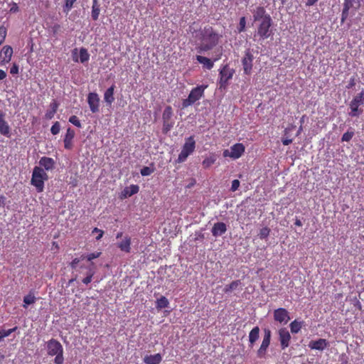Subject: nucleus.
<instances>
[{
	"label": "nucleus",
	"mask_w": 364,
	"mask_h": 364,
	"mask_svg": "<svg viewBox=\"0 0 364 364\" xmlns=\"http://www.w3.org/2000/svg\"><path fill=\"white\" fill-rule=\"evenodd\" d=\"M272 19L259 22L257 31L254 35V38H256L257 36H259L262 40L268 38L272 35Z\"/></svg>",
	"instance_id": "0eeeda50"
},
{
	"label": "nucleus",
	"mask_w": 364,
	"mask_h": 364,
	"mask_svg": "<svg viewBox=\"0 0 364 364\" xmlns=\"http://www.w3.org/2000/svg\"><path fill=\"white\" fill-rule=\"evenodd\" d=\"M272 333L269 329L264 330V335L259 348L257 351V355L259 358H265L267 350L269 346Z\"/></svg>",
	"instance_id": "6e6552de"
},
{
	"label": "nucleus",
	"mask_w": 364,
	"mask_h": 364,
	"mask_svg": "<svg viewBox=\"0 0 364 364\" xmlns=\"http://www.w3.org/2000/svg\"><path fill=\"white\" fill-rule=\"evenodd\" d=\"M87 274H92V276L94 275L95 274V272L92 270V269L91 267L89 268V272Z\"/></svg>",
	"instance_id": "0e129e2a"
},
{
	"label": "nucleus",
	"mask_w": 364,
	"mask_h": 364,
	"mask_svg": "<svg viewBox=\"0 0 364 364\" xmlns=\"http://www.w3.org/2000/svg\"><path fill=\"white\" fill-rule=\"evenodd\" d=\"M364 105V90H362L359 94L354 97L350 102V112L348 113L349 116L354 117H358L363 113V108L360 107Z\"/></svg>",
	"instance_id": "20e7f679"
},
{
	"label": "nucleus",
	"mask_w": 364,
	"mask_h": 364,
	"mask_svg": "<svg viewBox=\"0 0 364 364\" xmlns=\"http://www.w3.org/2000/svg\"><path fill=\"white\" fill-rule=\"evenodd\" d=\"M254 56L250 49L245 50V55L242 59V64L243 67L244 73L250 75L252 68V62Z\"/></svg>",
	"instance_id": "9b49d317"
},
{
	"label": "nucleus",
	"mask_w": 364,
	"mask_h": 364,
	"mask_svg": "<svg viewBox=\"0 0 364 364\" xmlns=\"http://www.w3.org/2000/svg\"><path fill=\"white\" fill-rule=\"evenodd\" d=\"M122 236V232H118L117 235V238H119Z\"/></svg>",
	"instance_id": "338daca9"
},
{
	"label": "nucleus",
	"mask_w": 364,
	"mask_h": 364,
	"mask_svg": "<svg viewBox=\"0 0 364 364\" xmlns=\"http://www.w3.org/2000/svg\"><path fill=\"white\" fill-rule=\"evenodd\" d=\"M6 73L4 70L0 69V80H4V78H6Z\"/></svg>",
	"instance_id": "4d7b16f0"
},
{
	"label": "nucleus",
	"mask_w": 364,
	"mask_h": 364,
	"mask_svg": "<svg viewBox=\"0 0 364 364\" xmlns=\"http://www.w3.org/2000/svg\"><path fill=\"white\" fill-rule=\"evenodd\" d=\"M80 259H81V257H80V258H75V259L72 261V262H71V264H70L71 267H72L73 269L76 268V267H77V264H78V263L80 262Z\"/></svg>",
	"instance_id": "864d4df0"
},
{
	"label": "nucleus",
	"mask_w": 364,
	"mask_h": 364,
	"mask_svg": "<svg viewBox=\"0 0 364 364\" xmlns=\"http://www.w3.org/2000/svg\"><path fill=\"white\" fill-rule=\"evenodd\" d=\"M17 10H18V6H16V4H15V6L12 7V8L11 9V10H10V11H11V12H15V11H16Z\"/></svg>",
	"instance_id": "e2e57ef3"
},
{
	"label": "nucleus",
	"mask_w": 364,
	"mask_h": 364,
	"mask_svg": "<svg viewBox=\"0 0 364 364\" xmlns=\"http://www.w3.org/2000/svg\"><path fill=\"white\" fill-rule=\"evenodd\" d=\"M302 325H303L302 321H299L297 320L293 321L289 325L291 332L292 333H299L302 328Z\"/></svg>",
	"instance_id": "c756f323"
},
{
	"label": "nucleus",
	"mask_w": 364,
	"mask_h": 364,
	"mask_svg": "<svg viewBox=\"0 0 364 364\" xmlns=\"http://www.w3.org/2000/svg\"><path fill=\"white\" fill-rule=\"evenodd\" d=\"M252 12L255 22H262L272 19L270 15L267 13L263 6H257Z\"/></svg>",
	"instance_id": "f8f14e48"
},
{
	"label": "nucleus",
	"mask_w": 364,
	"mask_h": 364,
	"mask_svg": "<svg viewBox=\"0 0 364 364\" xmlns=\"http://www.w3.org/2000/svg\"><path fill=\"white\" fill-rule=\"evenodd\" d=\"M51 110L48 111L46 114V117L48 119H50L53 117L54 114L57 112L58 107V103L56 101H53L50 105Z\"/></svg>",
	"instance_id": "7c9ffc66"
},
{
	"label": "nucleus",
	"mask_w": 364,
	"mask_h": 364,
	"mask_svg": "<svg viewBox=\"0 0 364 364\" xmlns=\"http://www.w3.org/2000/svg\"><path fill=\"white\" fill-rule=\"evenodd\" d=\"M223 156L224 157H230L231 158V151L230 149H225L224 151H223Z\"/></svg>",
	"instance_id": "6e6d98bb"
},
{
	"label": "nucleus",
	"mask_w": 364,
	"mask_h": 364,
	"mask_svg": "<svg viewBox=\"0 0 364 364\" xmlns=\"http://www.w3.org/2000/svg\"><path fill=\"white\" fill-rule=\"evenodd\" d=\"M76 0H65V4L64 6V11H70L73 7L74 2Z\"/></svg>",
	"instance_id": "49530a36"
},
{
	"label": "nucleus",
	"mask_w": 364,
	"mask_h": 364,
	"mask_svg": "<svg viewBox=\"0 0 364 364\" xmlns=\"http://www.w3.org/2000/svg\"><path fill=\"white\" fill-rule=\"evenodd\" d=\"M196 148V141L193 136H189L186 139L185 144L182 147V150L178 155V162L181 163L186 160L188 156L191 154Z\"/></svg>",
	"instance_id": "423d86ee"
},
{
	"label": "nucleus",
	"mask_w": 364,
	"mask_h": 364,
	"mask_svg": "<svg viewBox=\"0 0 364 364\" xmlns=\"http://www.w3.org/2000/svg\"><path fill=\"white\" fill-rule=\"evenodd\" d=\"M259 337V328L258 326L254 327L249 333V347L252 348L255 342Z\"/></svg>",
	"instance_id": "4be33fe9"
},
{
	"label": "nucleus",
	"mask_w": 364,
	"mask_h": 364,
	"mask_svg": "<svg viewBox=\"0 0 364 364\" xmlns=\"http://www.w3.org/2000/svg\"><path fill=\"white\" fill-rule=\"evenodd\" d=\"M129 189H130V191L128 194H129V196H132V195L138 193L139 188L136 185H132L129 187Z\"/></svg>",
	"instance_id": "de8ad7c7"
},
{
	"label": "nucleus",
	"mask_w": 364,
	"mask_h": 364,
	"mask_svg": "<svg viewBox=\"0 0 364 364\" xmlns=\"http://www.w3.org/2000/svg\"><path fill=\"white\" fill-rule=\"evenodd\" d=\"M117 247L121 251L129 253L131 251V237L125 236L124 239L117 244Z\"/></svg>",
	"instance_id": "5701e85b"
},
{
	"label": "nucleus",
	"mask_w": 364,
	"mask_h": 364,
	"mask_svg": "<svg viewBox=\"0 0 364 364\" xmlns=\"http://www.w3.org/2000/svg\"><path fill=\"white\" fill-rule=\"evenodd\" d=\"M60 124L58 122H56L51 127L50 132L53 135H56L60 132Z\"/></svg>",
	"instance_id": "a19ab883"
},
{
	"label": "nucleus",
	"mask_w": 364,
	"mask_h": 364,
	"mask_svg": "<svg viewBox=\"0 0 364 364\" xmlns=\"http://www.w3.org/2000/svg\"><path fill=\"white\" fill-rule=\"evenodd\" d=\"M87 102L92 113L99 112L100 97L95 92H90L87 96Z\"/></svg>",
	"instance_id": "2eb2a0df"
},
{
	"label": "nucleus",
	"mask_w": 364,
	"mask_h": 364,
	"mask_svg": "<svg viewBox=\"0 0 364 364\" xmlns=\"http://www.w3.org/2000/svg\"><path fill=\"white\" fill-rule=\"evenodd\" d=\"M90 58V54L87 49L82 48L80 50V60L82 63L88 61Z\"/></svg>",
	"instance_id": "72a5a7b5"
},
{
	"label": "nucleus",
	"mask_w": 364,
	"mask_h": 364,
	"mask_svg": "<svg viewBox=\"0 0 364 364\" xmlns=\"http://www.w3.org/2000/svg\"><path fill=\"white\" fill-rule=\"evenodd\" d=\"M233 69L230 68L228 65H225L220 71V87H225L228 81L230 80L234 74Z\"/></svg>",
	"instance_id": "9d476101"
},
{
	"label": "nucleus",
	"mask_w": 364,
	"mask_h": 364,
	"mask_svg": "<svg viewBox=\"0 0 364 364\" xmlns=\"http://www.w3.org/2000/svg\"><path fill=\"white\" fill-rule=\"evenodd\" d=\"M65 148L70 149L72 147V141L68 140H64Z\"/></svg>",
	"instance_id": "5fc2aeb1"
},
{
	"label": "nucleus",
	"mask_w": 364,
	"mask_h": 364,
	"mask_svg": "<svg viewBox=\"0 0 364 364\" xmlns=\"http://www.w3.org/2000/svg\"><path fill=\"white\" fill-rule=\"evenodd\" d=\"M41 167H43L45 170L50 171L54 168L55 161L52 158L43 156L39 161Z\"/></svg>",
	"instance_id": "412c9836"
},
{
	"label": "nucleus",
	"mask_w": 364,
	"mask_h": 364,
	"mask_svg": "<svg viewBox=\"0 0 364 364\" xmlns=\"http://www.w3.org/2000/svg\"><path fill=\"white\" fill-rule=\"evenodd\" d=\"M274 319L282 324H287L289 320V313L286 309L279 308L274 311Z\"/></svg>",
	"instance_id": "ddd939ff"
},
{
	"label": "nucleus",
	"mask_w": 364,
	"mask_h": 364,
	"mask_svg": "<svg viewBox=\"0 0 364 364\" xmlns=\"http://www.w3.org/2000/svg\"><path fill=\"white\" fill-rule=\"evenodd\" d=\"M269 232H270V230L268 228H267V227L263 228L259 231V237L261 239H264V238L267 237V236L269 235Z\"/></svg>",
	"instance_id": "79ce46f5"
},
{
	"label": "nucleus",
	"mask_w": 364,
	"mask_h": 364,
	"mask_svg": "<svg viewBox=\"0 0 364 364\" xmlns=\"http://www.w3.org/2000/svg\"><path fill=\"white\" fill-rule=\"evenodd\" d=\"M208 85H200L193 88L188 98L183 100L182 106L183 108L188 107L193 105L196 101L199 100L204 94V90L207 88Z\"/></svg>",
	"instance_id": "39448f33"
},
{
	"label": "nucleus",
	"mask_w": 364,
	"mask_h": 364,
	"mask_svg": "<svg viewBox=\"0 0 364 364\" xmlns=\"http://www.w3.org/2000/svg\"><path fill=\"white\" fill-rule=\"evenodd\" d=\"M279 339L280 341L281 348L282 350L285 349L289 346L291 335L286 328H282L278 331Z\"/></svg>",
	"instance_id": "4468645a"
},
{
	"label": "nucleus",
	"mask_w": 364,
	"mask_h": 364,
	"mask_svg": "<svg viewBox=\"0 0 364 364\" xmlns=\"http://www.w3.org/2000/svg\"><path fill=\"white\" fill-rule=\"evenodd\" d=\"M196 60L200 63L203 64L204 67H205L207 69L210 70L213 67V62L204 56L201 55H197Z\"/></svg>",
	"instance_id": "bb28decb"
},
{
	"label": "nucleus",
	"mask_w": 364,
	"mask_h": 364,
	"mask_svg": "<svg viewBox=\"0 0 364 364\" xmlns=\"http://www.w3.org/2000/svg\"><path fill=\"white\" fill-rule=\"evenodd\" d=\"M75 136V131L71 128H68L67 129L66 134L65 136L64 140L73 141V139Z\"/></svg>",
	"instance_id": "58836bf2"
},
{
	"label": "nucleus",
	"mask_w": 364,
	"mask_h": 364,
	"mask_svg": "<svg viewBox=\"0 0 364 364\" xmlns=\"http://www.w3.org/2000/svg\"><path fill=\"white\" fill-rule=\"evenodd\" d=\"M240 182L237 179H235L232 181V186L230 188V191L234 192L237 191L240 186Z\"/></svg>",
	"instance_id": "a18cd8bd"
},
{
	"label": "nucleus",
	"mask_w": 364,
	"mask_h": 364,
	"mask_svg": "<svg viewBox=\"0 0 364 364\" xmlns=\"http://www.w3.org/2000/svg\"><path fill=\"white\" fill-rule=\"evenodd\" d=\"M294 224L296 226H301L302 225V223H301V221L299 219H296L295 223H294Z\"/></svg>",
	"instance_id": "680f3d73"
},
{
	"label": "nucleus",
	"mask_w": 364,
	"mask_h": 364,
	"mask_svg": "<svg viewBox=\"0 0 364 364\" xmlns=\"http://www.w3.org/2000/svg\"><path fill=\"white\" fill-rule=\"evenodd\" d=\"M17 328L15 327L14 328H11V329H9V330H4V329H1L0 330V334L4 337H7L11 335V333H13L14 331H16Z\"/></svg>",
	"instance_id": "c03bdc74"
},
{
	"label": "nucleus",
	"mask_w": 364,
	"mask_h": 364,
	"mask_svg": "<svg viewBox=\"0 0 364 364\" xmlns=\"http://www.w3.org/2000/svg\"><path fill=\"white\" fill-rule=\"evenodd\" d=\"M241 284L240 280L233 281L229 285H226L223 289V291L226 294L230 293L232 291L236 290Z\"/></svg>",
	"instance_id": "cd10ccee"
},
{
	"label": "nucleus",
	"mask_w": 364,
	"mask_h": 364,
	"mask_svg": "<svg viewBox=\"0 0 364 364\" xmlns=\"http://www.w3.org/2000/svg\"><path fill=\"white\" fill-rule=\"evenodd\" d=\"M246 19L245 17H241L240 19L239 26L237 28L238 32L242 33L245 30Z\"/></svg>",
	"instance_id": "ea45409f"
},
{
	"label": "nucleus",
	"mask_w": 364,
	"mask_h": 364,
	"mask_svg": "<svg viewBox=\"0 0 364 364\" xmlns=\"http://www.w3.org/2000/svg\"><path fill=\"white\" fill-rule=\"evenodd\" d=\"M6 35V31L4 28H0V45L4 42Z\"/></svg>",
	"instance_id": "09e8293b"
},
{
	"label": "nucleus",
	"mask_w": 364,
	"mask_h": 364,
	"mask_svg": "<svg viewBox=\"0 0 364 364\" xmlns=\"http://www.w3.org/2000/svg\"><path fill=\"white\" fill-rule=\"evenodd\" d=\"M231 158L239 159L245 151V146L242 144H236L230 147Z\"/></svg>",
	"instance_id": "6ab92c4d"
},
{
	"label": "nucleus",
	"mask_w": 364,
	"mask_h": 364,
	"mask_svg": "<svg viewBox=\"0 0 364 364\" xmlns=\"http://www.w3.org/2000/svg\"><path fill=\"white\" fill-rule=\"evenodd\" d=\"M13 54V49L9 46H5L0 52V64L9 63Z\"/></svg>",
	"instance_id": "f3484780"
},
{
	"label": "nucleus",
	"mask_w": 364,
	"mask_h": 364,
	"mask_svg": "<svg viewBox=\"0 0 364 364\" xmlns=\"http://www.w3.org/2000/svg\"><path fill=\"white\" fill-rule=\"evenodd\" d=\"M168 300L165 296H161L159 299H157L156 307L157 309L161 310L168 307Z\"/></svg>",
	"instance_id": "2f4dec72"
},
{
	"label": "nucleus",
	"mask_w": 364,
	"mask_h": 364,
	"mask_svg": "<svg viewBox=\"0 0 364 364\" xmlns=\"http://www.w3.org/2000/svg\"><path fill=\"white\" fill-rule=\"evenodd\" d=\"M114 87H115V86L114 85H112L110 87H109L105 91V92L104 94V100H105V102L109 105H111L112 103L114 100Z\"/></svg>",
	"instance_id": "a878e982"
},
{
	"label": "nucleus",
	"mask_w": 364,
	"mask_h": 364,
	"mask_svg": "<svg viewBox=\"0 0 364 364\" xmlns=\"http://www.w3.org/2000/svg\"><path fill=\"white\" fill-rule=\"evenodd\" d=\"M162 360V357L160 353L154 355H146L144 358V362L146 364H159Z\"/></svg>",
	"instance_id": "b1692460"
},
{
	"label": "nucleus",
	"mask_w": 364,
	"mask_h": 364,
	"mask_svg": "<svg viewBox=\"0 0 364 364\" xmlns=\"http://www.w3.org/2000/svg\"><path fill=\"white\" fill-rule=\"evenodd\" d=\"M353 0H345L341 14V23H343L348 16L349 9L353 6Z\"/></svg>",
	"instance_id": "393cba45"
},
{
	"label": "nucleus",
	"mask_w": 364,
	"mask_h": 364,
	"mask_svg": "<svg viewBox=\"0 0 364 364\" xmlns=\"http://www.w3.org/2000/svg\"><path fill=\"white\" fill-rule=\"evenodd\" d=\"M173 116L172 108L170 106L166 107L163 112L162 119H163V132L166 134L168 133L173 127V122H172L171 118Z\"/></svg>",
	"instance_id": "1a4fd4ad"
},
{
	"label": "nucleus",
	"mask_w": 364,
	"mask_h": 364,
	"mask_svg": "<svg viewBox=\"0 0 364 364\" xmlns=\"http://www.w3.org/2000/svg\"><path fill=\"white\" fill-rule=\"evenodd\" d=\"M353 136H354L353 131H348L347 132H346L343 134L341 141H349L351 140V139L353 138Z\"/></svg>",
	"instance_id": "4c0bfd02"
},
{
	"label": "nucleus",
	"mask_w": 364,
	"mask_h": 364,
	"mask_svg": "<svg viewBox=\"0 0 364 364\" xmlns=\"http://www.w3.org/2000/svg\"><path fill=\"white\" fill-rule=\"evenodd\" d=\"M227 231V225L223 222L215 223L211 230L213 235L215 237L221 236Z\"/></svg>",
	"instance_id": "a211bd4d"
},
{
	"label": "nucleus",
	"mask_w": 364,
	"mask_h": 364,
	"mask_svg": "<svg viewBox=\"0 0 364 364\" xmlns=\"http://www.w3.org/2000/svg\"><path fill=\"white\" fill-rule=\"evenodd\" d=\"M216 161V158L215 156H210L205 159L203 161V166L205 168H209L211 165H213Z\"/></svg>",
	"instance_id": "f704fd0d"
},
{
	"label": "nucleus",
	"mask_w": 364,
	"mask_h": 364,
	"mask_svg": "<svg viewBox=\"0 0 364 364\" xmlns=\"http://www.w3.org/2000/svg\"><path fill=\"white\" fill-rule=\"evenodd\" d=\"M75 279H76L75 278L70 279L69 282H68V284L69 285L71 284Z\"/></svg>",
	"instance_id": "69168bd1"
},
{
	"label": "nucleus",
	"mask_w": 364,
	"mask_h": 364,
	"mask_svg": "<svg viewBox=\"0 0 364 364\" xmlns=\"http://www.w3.org/2000/svg\"><path fill=\"white\" fill-rule=\"evenodd\" d=\"M354 85V81L353 80L350 82V83L349 84V86L348 87H353Z\"/></svg>",
	"instance_id": "774afa93"
},
{
	"label": "nucleus",
	"mask_w": 364,
	"mask_h": 364,
	"mask_svg": "<svg viewBox=\"0 0 364 364\" xmlns=\"http://www.w3.org/2000/svg\"><path fill=\"white\" fill-rule=\"evenodd\" d=\"M318 0H307L306 5L308 6H313Z\"/></svg>",
	"instance_id": "bf43d9fd"
},
{
	"label": "nucleus",
	"mask_w": 364,
	"mask_h": 364,
	"mask_svg": "<svg viewBox=\"0 0 364 364\" xmlns=\"http://www.w3.org/2000/svg\"><path fill=\"white\" fill-rule=\"evenodd\" d=\"M154 169L153 168H151L149 166H144L141 169L140 173L143 176H150L154 172Z\"/></svg>",
	"instance_id": "e433bc0d"
},
{
	"label": "nucleus",
	"mask_w": 364,
	"mask_h": 364,
	"mask_svg": "<svg viewBox=\"0 0 364 364\" xmlns=\"http://www.w3.org/2000/svg\"><path fill=\"white\" fill-rule=\"evenodd\" d=\"M92 274H87V276L82 279V282L85 284H88L92 282Z\"/></svg>",
	"instance_id": "603ef678"
},
{
	"label": "nucleus",
	"mask_w": 364,
	"mask_h": 364,
	"mask_svg": "<svg viewBox=\"0 0 364 364\" xmlns=\"http://www.w3.org/2000/svg\"><path fill=\"white\" fill-rule=\"evenodd\" d=\"M100 255H101V252H92V253L87 255V256L82 255L81 259H84L86 258L88 261H92V259L99 257L100 256Z\"/></svg>",
	"instance_id": "c9c22d12"
},
{
	"label": "nucleus",
	"mask_w": 364,
	"mask_h": 364,
	"mask_svg": "<svg viewBox=\"0 0 364 364\" xmlns=\"http://www.w3.org/2000/svg\"><path fill=\"white\" fill-rule=\"evenodd\" d=\"M92 1V18L93 20L96 21L98 19L100 15V6L97 0H93Z\"/></svg>",
	"instance_id": "c85d7f7f"
},
{
	"label": "nucleus",
	"mask_w": 364,
	"mask_h": 364,
	"mask_svg": "<svg viewBox=\"0 0 364 364\" xmlns=\"http://www.w3.org/2000/svg\"><path fill=\"white\" fill-rule=\"evenodd\" d=\"M5 113L0 109V134L5 136H10L11 128L5 119Z\"/></svg>",
	"instance_id": "dca6fc26"
},
{
	"label": "nucleus",
	"mask_w": 364,
	"mask_h": 364,
	"mask_svg": "<svg viewBox=\"0 0 364 364\" xmlns=\"http://www.w3.org/2000/svg\"><path fill=\"white\" fill-rule=\"evenodd\" d=\"M327 345H328V342L326 339L319 338L317 341H310L309 343V347L311 349L323 350L324 348H326Z\"/></svg>",
	"instance_id": "aec40b11"
},
{
	"label": "nucleus",
	"mask_w": 364,
	"mask_h": 364,
	"mask_svg": "<svg viewBox=\"0 0 364 364\" xmlns=\"http://www.w3.org/2000/svg\"><path fill=\"white\" fill-rule=\"evenodd\" d=\"M10 73L12 75L18 74V66L14 63L10 69Z\"/></svg>",
	"instance_id": "3c124183"
},
{
	"label": "nucleus",
	"mask_w": 364,
	"mask_h": 364,
	"mask_svg": "<svg viewBox=\"0 0 364 364\" xmlns=\"http://www.w3.org/2000/svg\"><path fill=\"white\" fill-rule=\"evenodd\" d=\"M36 301V298L34 296L33 292H30L28 295L25 296L23 298V303L24 304L23 306L24 308H27L28 305L34 304Z\"/></svg>",
	"instance_id": "473e14b6"
},
{
	"label": "nucleus",
	"mask_w": 364,
	"mask_h": 364,
	"mask_svg": "<svg viewBox=\"0 0 364 364\" xmlns=\"http://www.w3.org/2000/svg\"><path fill=\"white\" fill-rule=\"evenodd\" d=\"M291 142H292V139H282V144H283L284 145H289V144H290Z\"/></svg>",
	"instance_id": "13d9d810"
},
{
	"label": "nucleus",
	"mask_w": 364,
	"mask_h": 364,
	"mask_svg": "<svg viewBox=\"0 0 364 364\" xmlns=\"http://www.w3.org/2000/svg\"><path fill=\"white\" fill-rule=\"evenodd\" d=\"M69 122L77 127H81V123L80 120L75 115H73L70 117Z\"/></svg>",
	"instance_id": "37998d69"
},
{
	"label": "nucleus",
	"mask_w": 364,
	"mask_h": 364,
	"mask_svg": "<svg viewBox=\"0 0 364 364\" xmlns=\"http://www.w3.org/2000/svg\"><path fill=\"white\" fill-rule=\"evenodd\" d=\"M6 198L4 196H0V207L4 205V201Z\"/></svg>",
	"instance_id": "052dcab7"
},
{
	"label": "nucleus",
	"mask_w": 364,
	"mask_h": 364,
	"mask_svg": "<svg viewBox=\"0 0 364 364\" xmlns=\"http://www.w3.org/2000/svg\"><path fill=\"white\" fill-rule=\"evenodd\" d=\"M48 180V176L44 169L40 166H35L33 169L31 183L36 187L38 193L43 192L44 182Z\"/></svg>",
	"instance_id": "f03ea898"
},
{
	"label": "nucleus",
	"mask_w": 364,
	"mask_h": 364,
	"mask_svg": "<svg viewBox=\"0 0 364 364\" xmlns=\"http://www.w3.org/2000/svg\"><path fill=\"white\" fill-rule=\"evenodd\" d=\"M200 40L201 43L198 46V53L205 52L215 47L219 40L218 34L210 26H206L200 31Z\"/></svg>",
	"instance_id": "f257e3e1"
},
{
	"label": "nucleus",
	"mask_w": 364,
	"mask_h": 364,
	"mask_svg": "<svg viewBox=\"0 0 364 364\" xmlns=\"http://www.w3.org/2000/svg\"><path fill=\"white\" fill-rule=\"evenodd\" d=\"M47 350L49 355H55L54 363L63 364L64 362L63 348L61 343L55 339H50L47 343Z\"/></svg>",
	"instance_id": "7ed1b4c3"
},
{
	"label": "nucleus",
	"mask_w": 364,
	"mask_h": 364,
	"mask_svg": "<svg viewBox=\"0 0 364 364\" xmlns=\"http://www.w3.org/2000/svg\"><path fill=\"white\" fill-rule=\"evenodd\" d=\"M95 232H98V235L96 237V240H100L102 236H103V234H104V232L100 229H98L97 228H95L92 230V233H95Z\"/></svg>",
	"instance_id": "8fccbe9b"
}]
</instances>
